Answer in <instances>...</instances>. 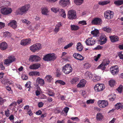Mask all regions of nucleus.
I'll list each match as a JSON object with an SVG mask.
<instances>
[{
  "mask_svg": "<svg viewBox=\"0 0 123 123\" xmlns=\"http://www.w3.org/2000/svg\"><path fill=\"white\" fill-rule=\"evenodd\" d=\"M10 33L8 32H5L4 33V37H8L10 36Z\"/></svg>",
  "mask_w": 123,
  "mask_h": 123,
  "instance_id": "nucleus-48",
  "label": "nucleus"
},
{
  "mask_svg": "<svg viewBox=\"0 0 123 123\" xmlns=\"http://www.w3.org/2000/svg\"><path fill=\"white\" fill-rule=\"evenodd\" d=\"M84 68H89L91 66L88 63H86L84 64Z\"/></svg>",
  "mask_w": 123,
  "mask_h": 123,
  "instance_id": "nucleus-54",
  "label": "nucleus"
},
{
  "mask_svg": "<svg viewBox=\"0 0 123 123\" xmlns=\"http://www.w3.org/2000/svg\"><path fill=\"white\" fill-rule=\"evenodd\" d=\"M109 64V62H106V61H103L102 63L98 67L99 69H100L102 70H104L105 69L106 66L108 65Z\"/></svg>",
  "mask_w": 123,
  "mask_h": 123,
  "instance_id": "nucleus-17",
  "label": "nucleus"
},
{
  "mask_svg": "<svg viewBox=\"0 0 123 123\" xmlns=\"http://www.w3.org/2000/svg\"><path fill=\"white\" fill-rule=\"evenodd\" d=\"M73 43H69L68 45L65 46L64 47V49H66L68 48L71 47L73 45Z\"/></svg>",
  "mask_w": 123,
  "mask_h": 123,
  "instance_id": "nucleus-46",
  "label": "nucleus"
},
{
  "mask_svg": "<svg viewBox=\"0 0 123 123\" xmlns=\"http://www.w3.org/2000/svg\"><path fill=\"white\" fill-rule=\"evenodd\" d=\"M44 78L46 81L49 82H51L53 79L52 76L50 75H47Z\"/></svg>",
  "mask_w": 123,
  "mask_h": 123,
  "instance_id": "nucleus-30",
  "label": "nucleus"
},
{
  "mask_svg": "<svg viewBox=\"0 0 123 123\" xmlns=\"http://www.w3.org/2000/svg\"><path fill=\"white\" fill-rule=\"evenodd\" d=\"M70 3L69 0H61L59 4L63 7H65Z\"/></svg>",
  "mask_w": 123,
  "mask_h": 123,
  "instance_id": "nucleus-18",
  "label": "nucleus"
},
{
  "mask_svg": "<svg viewBox=\"0 0 123 123\" xmlns=\"http://www.w3.org/2000/svg\"><path fill=\"white\" fill-rule=\"evenodd\" d=\"M22 79L24 80H27L28 78V76L25 74H23L22 76Z\"/></svg>",
  "mask_w": 123,
  "mask_h": 123,
  "instance_id": "nucleus-55",
  "label": "nucleus"
},
{
  "mask_svg": "<svg viewBox=\"0 0 123 123\" xmlns=\"http://www.w3.org/2000/svg\"><path fill=\"white\" fill-rule=\"evenodd\" d=\"M110 2L109 0H105L103 1H100L98 2L99 5H104L109 3Z\"/></svg>",
  "mask_w": 123,
  "mask_h": 123,
  "instance_id": "nucleus-34",
  "label": "nucleus"
},
{
  "mask_svg": "<svg viewBox=\"0 0 123 123\" xmlns=\"http://www.w3.org/2000/svg\"><path fill=\"white\" fill-rule=\"evenodd\" d=\"M0 11L3 15H7L11 13L12 12V10L10 8H3L1 9Z\"/></svg>",
  "mask_w": 123,
  "mask_h": 123,
  "instance_id": "nucleus-8",
  "label": "nucleus"
},
{
  "mask_svg": "<svg viewBox=\"0 0 123 123\" xmlns=\"http://www.w3.org/2000/svg\"><path fill=\"white\" fill-rule=\"evenodd\" d=\"M104 17L106 18L109 19L113 17L114 13L111 11L107 10L104 12Z\"/></svg>",
  "mask_w": 123,
  "mask_h": 123,
  "instance_id": "nucleus-9",
  "label": "nucleus"
},
{
  "mask_svg": "<svg viewBox=\"0 0 123 123\" xmlns=\"http://www.w3.org/2000/svg\"><path fill=\"white\" fill-rule=\"evenodd\" d=\"M79 23L80 24H81L83 25H85L86 24V21L84 20L80 21L79 22Z\"/></svg>",
  "mask_w": 123,
  "mask_h": 123,
  "instance_id": "nucleus-61",
  "label": "nucleus"
},
{
  "mask_svg": "<svg viewBox=\"0 0 123 123\" xmlns=\"http://www.w3.org/2000/svg\"><path fill=\"white\" fill-rule=\"evenodd\" d=\"M100 79V77L97 75H95L93 78V80L94 82H96L99 80Z\"/></svg>",
  "mask_w": 123,
  "mask_h": 123,
  "instance_id": "nucleus-41",
  "label": "nucleus"
},
{
  "mask_svg": "<svg viewBox=\"0 0 123 123\" xmlns=\"http://www.w3.org/2000/svg\"><path fill=\"white\" fill-rule=\"evenodd\" d=\"M98 104L99 106L101 108H105L108 105V102L105 100H99L98 102Z\"/></svg>",
  "mask_w": 123,
  "mask_h": 123,
  "instance_id": "nucleus-13",
  "label": "nucleus"
},
{
  "mask_svg": "<svg viewBox=\"0 0 123 123\" xmlns=\"http://www.w3.org/2000/svg\"><path fill=\"white\" fill-rule=\"evenodd\" d=\"M86 83V81L85 80H81L80 82L77 85L78 88H82L85 86Z\"/></svg>",
  "mask_w": 123,
  "mask_h": 123,
  "instance_id": "nucleus-21",
  "label": "nucleus"
},
{
  "mask_svg": "<svg viewBox=\"0 0 123 123\" xmlns=\"http://www.w3.org/2000/svg\"><path fill=\"white\" fill-rule=\"evenodd\" d=\"M7 48V43L4 42L0 44V49L2 50L6 49Z\"/></svg>",
  "mask_w": 123,
  "mask_h": 123,
  "instance_id": "nucleus-25",
  "label": "nucleus"
},
{
  "mask_svg": "<svg viewBox=\"0 0 123 123\" xmlns=\"http://www.w3.org/2000/svg\"><path fill=\"white\" fill-rule=\"evenodd\" d=\"M31 40L30 38L23 39L21 41L20 44L23 46H25L31 43Z\"/></svg>",
  "mask_w": 123,
  "mask_h": 123,
  "instance_id": "nucleus-16",
  "label": "nucleus"
},
{
  "mask_svg": "<svg viewBox=\"0 0 123 123\" xmlns=\"http://www.w3.org/2000/svg\"><path fill=\"white\" fill-rule=\"evenodd\" d=\"M5 114L7 117L9 116L10 115L9 111L8 109H7L5 111Z\"/></svg>",
  "mask_w": 123,
  "mask_h": 123,
  "instance_id": "nucleus-50",
  "label": "nucleus"
},
{
  "mask_svg": "<svg viewBox=\"0 0 123 123\" xmlns=\"http://www.w3.org/2000/svg\"><path fill=\"white\" fill-rule=\"evenodd\" d=\"M47 98V96L44 94L41 95L40 98L41 99H46Z\"/></svg>",
  "mask_w": 123,
  "mask_h": 123,
  "instance_id": "nucleus-62",
  "label": "nucleus"
},
{
  "mask_svg": "<svg viewBox=\"0 0 123 123\" xmlns=\"http://www.w3.org/2000/svg\"><path fill=\"white\" fill-rule=\"evenodd\" d=\"M34 76H39L40 75L39 73L37 71H33Z\"/></svg>",
  "mask_w": 123,
  "mask_h": 123,
  "instance_id": "nucleus-63",
  "label": "nucleus"
},
{
  "mask_svg": "<svg viewBox=\"0 0 123 123\" xmlns=\"http://www.w3.org/2000/svg\"><path fill=\"white\" fill-rule=\"evenodd\" d=\"M116 108L117 109H122L123 108V105L120 103H117L116 105Z\"/></svg>",
  "mask_w": 123,
  "mask_h": 123,
  "instance_id": "nucleus-39",
  "label": "nucleus"
},
{
  "mask_svg": "<svg viewBox=\"0 0 123 123\" xmlns=\"http://www.w3.org/2000/svg\"><path fill=\"white\" fill-rule=\"evenodd\" d=\"M84 0H74V3L77 5H81L83 2Z\"/></svg>",
  "mask_w": 123,
  "mask_h": 123,
  "instance_id": "nucleus-38",
  "label": "nucleus"
},
{
  "mask_svg": "<svg viewBox=\"0 0 123 123\" xmlns=\"http://www.w3.org/2000/svg\"><path fill=\"white\" fill-rule=\"evenodd\" d=\"M73 57L76 59L82 61L84 59V57L80 54L78 53H74L73 55Z\"/></svg>",
  "mask_w": 123,
  "mask_h": 123,
  "instance_id": "nucleus-22",
  "label": "nucleus"
},
{
  "mask_svg": "<svg viewBox=\"0 0 123 123\" xmlns=\"http://www.w3.org/2000/svg\"><path fill=\"white\" fill-rule=\"evenodd\" d=\"M103 29L104 31L108 33H110L112 31L111 29L109 27L107 26L104 27Z\"/></svg>",
  "mask_w": 123,
  "mask_h": 123,
  "instance_id": "nucleus-36",
  "label": "nucleus"
},
{
  "mask_svg": "<svg viewBox=\"0 0 123 123\" xmlns=\"http://www.w3.org/2000/svg\"><path fill=\"white\" fill-rule=\"evenodd\" d=\"M59 9V8H58L52 7L51 8V11L55 13H56L58 12Z\"/></svg>",
  "mask_w": 123,
  "mask_h": 123,
  "instance_id": "nucleus-42",
  "label": "nucleus"
},
{
  "mask_svg": "<svg viewBox=\"0 0 123 123\" xmlns=\"http://www.w3.org/2000/svg\"><path fill=\"white\" fill-rule=\"evenodd\" d=\"M30 7L29 4L26 5L22 6L21 7L18 8L17 10L16 14L17 15H22L27 11Z\"/></svg>",
  "mask_w": 123,
  "mask_h": 123,
  "instance_id": "nucleus-1",
  "label": "nucleus"
},
{
  "mask_svg": "<svg viewBox=\"0 0 123 123\" xmlns=\"http://www.w3.org/2000/svg\"><path fill=\"white\" fill-rule=\"evenodd\" d=\"M91 33L93 35V36L96 37L98 36L99 32L98 30L95 29L94 30L91 31Z\"/></svg>",
  "mask_w": 123,
  "mask_h": 123,
  "instance_id": "nucleus-28",
  "label": "nucleus"
},
{
  "mask_svg": "<svg viewBox=\"0 0 123 123\" xmlns=\"http://www.w3.org/2000/svg\"><path fill=\"white\" fill-rule=\"evenodd\" d=\"M103 47L100 46L98 45L97 47L94 48V49L96 50H99L101 49Z\"/></svg>",
  "mask_w": 123,
  "mask_h": 123,
  "instance_id": "nucleus-64",
  "label": "nucleus"
},
{
  "mask_svg": "<svg viewBox=\"0 0 123 123\" xmlns=\"http://www.w3.org/2000/svg\"><path fill=\"white\" fill-rule=\"evenodd\" d=\"M48 95L50 96H54L55 94V93L53 91L51 90H49L48 92Z\"/></svg>",
  "mask_w": 123,
  "mask_h": 123,
  "instance_id": "nucleus-43",
  "label": "nucleus"
},
{
  "mask_svg": "<svg viewBox=\"0 0 123 123\" xmlns=\"http://www.w3.org/2000/svg\"><path fill=\"white\" fill-rule=\"evenodd\" d=\"M71 119L74 121H78L80 120L77 117H72L71 118Z\"/></svg>",
  "mask_w": 123,
  "mask_h": 123,
  "instance_id": "nucleus-53",
  "label": "nucleus"
},
{
  "mask_svg": "<svg viewBox=\"0 0 123 123\" xmlns=\"http://www.w3.org/2000/svg\"><path fill=\"white\" fill-rule=\"evenodd\" d=\"M96 42V40L93 39L92 37L88 38L85 41L86 44L88 46L92 45H94Z\"/></svg>",
  "mask_w": 123,
  "mask_h": 123,
  "instance_id": "nucleus-12",
  "label": "nucleus"
},
{
  "mask_svg": "<svg viewBox=\"0 0 123 123\" xmlns=\"http://www.w3.org/2000/svg\"><path fill=\"white\" fill-rule=\"evenodd\" d=\"M114 3L117 6H119L123 4V0H118L114 2Z\"/></svg>",
  "mask_w": 123,
  "mask_h": 123,
  "instance_id": "nucleus-37",
  "label": "nucleus"
},
{
  "mask_svg": "<svg viewBox=\"0 0 123 123\" xmlns=\"http://www.w3.org/2000/svg\"><path fill=\"white\" fill-rule=\"evenodd\" d=\"M56 58V56L53 53L48 54L43 58V60L46 61H53Z\"/></svg>",
  "mask_w": 123,
  "mask_h": 123,
  "instance_id": "nucleus-2",
  "label": "nucleus"
},
{
  "mask_svg": "<svg viewBox=\"0 0 123 123\" xmlns=\"http://www.w3.org/2000/svg\"><path fill=\"white\" fill-rule=\"evenodd\" d=\"M99 38L100 44L101 45L105 44L107 41V37L103 33H101L99 37Z\"/></svg>",
  "mask_w": 123,
  "mask_h": 123,
  "instance_id": "nucleus-10",
  "label": "nucleus"
},
{
  "mask_svg": "<svg viewBox=\"0 0 123 123\" xmlns=\"http://www.w3.org/2000/svg\"><path fill=\"white\" fill-rule=\"evenodd\" d=\"M101 56V55L100 54H98L97 56H95L94 57V60L96 61H97L98 59Z\"/></svg>",
  "mask_w": 123,
  "mask_h": 123,
  "instance_id": "nucleus-59",
  "label": "nucleus"
},
{
  "mask_svg": "<svg viewBox=\"0 0 123 123\" xmlns=\"http://www.w3.org/2000/svg\"><path fill=\"white\" fill-rule=\"evenodd\" d=\"M103 117L102 113H98L97 114L96 118L98 120L100 121L102 118Z\"/></svg>",
  "mask_w": 123,
  "mask_h": 123,
  "instance_id": "nucleus-35",
  "label": "nucleus"
},
{
  "mask_svg": "<svg viewBox=\"0 0 123 123\" xmlns=\"http://www.w3.org/2000/svg\"><path fill=\"white\" fill-rule=\"evenodd\" d=\"M6 99H3L1 97H0V105H2L4 102L6 101Z\"/></svg>",
  "mask_w": 123,
  "mask_h": 123,
  "instance_id": "nucleus-52",
  "label": "nucleus"
},
{
  "mask_svg": "<svg viewBox=\"0 0 123 123\" xmlns=\"http://www.w3.org/2000/svg\"><path fill=\"white\" fill-rule=\"evenodd\" d=\"M105 88V86L103 84L98 83L95 85L94 87L95 91L97 92L102 91Z\"/></svg>",
  "mask_w": 123,
  "mask_h": 123,
  "instance_id": "nucleus-6",
  "label": "nucleus"
},
{
  "mask_svg": "<svg viewBox=\"0 0 123 123\" xmlns=\"http://www.w3.org/2000/svg\"><path fill=\"white\" fill-rule=\"evenodd\" d=\"M110 38L111 41L112 42H116L119 40L118 37L116 36L113 35L110 36Z\"/></svg>",
  "mask_w": 123,
  "mask_h": 123,
  "instance_id": "nucleus-24",
  "label": "nucleus"
},
{
  "mask_svg": "<svg viewBox=\"0 0 123 123\" xmlns=\"http://www.w3.org/2000/svg\"><path fill=\"white\" fill-rule=\"evenodd\" d=\"M92 23L93 25H99L102 23V20L99 18H95L92 20Z\"/></svg>",
  "mask_w": 123,
  "mask_h": 123,
  "instance_id": "nucleus-15",
  "label": "nucleus"
},
{
  "mask_svg": "<svg viewBox=\"0 0 123 123\" xmlns=\"http://www.w3.org/2000/svg\"><path fill=\"white\" fill-rule=\"evenodd\" d=\"M55 83L57 84L58 83L62 85H64L65 84V83L61 80H57L55 82Z\"/></svg>",
  "mask_w": 123,
  "mask_h": 123,
  "instance_id": "nucleus-45",
  "label": "nucleus"
},
{
  "mask_svg": "<svg viewBox=\"0 0 123 123\" xmlns=\"http://www.w3.org/2000/svg\"><path fill=\"white\" fill-rule=\"evenodd\" d=\"M76 48L77 50L80 51L82 50L83 47L80 43L79 42L77 43Z\"/></svg>",
  "mask_w": 123,
  "mask_h": 123,
  "instance_id": "nucleus-33",
  "label": "nucleus"
},
{
  "mask_svg": "<svg viewBox=\"0 0 123 123\" xmlns=\"http://www.w3.org/2000/svg\"><path fill=\"white\" fill-rule=\"evenodd\" d=\"M41 48V45L39 43H37L34 44L30 47V50L33 52L39 50Z\"/></svg>",
  "mask_w": 123,
  "mask_h": 123,
  "instance_id": "nucleus-7",
  "label": "nucleus"
},
{
  "mask_svg": "<svg viewBox=\"0 0 123 123\" xmlns=\"http://www.w3.org/2000/svg\"><path fill=\"white\" fill-rule=\"evenodd\" d=\"M31 82L29 81L27 82L26 83L25 85V86L27 88H30V87H31Z\"/></svg>",
  "mask_w": 123,
  "mask_h": 123,
  "instance_id": "nucleus-49",
  "label": "nucleus"
},
{
  "mask_svg": "<svg viewBox=\"0 0 123 123\" xmlns=\"http://www.w3.org/2000/svg\"><path fill=\"white\" fill-rule=\"evenodd\" d=\"M59 30V28L55 26V28L53 31V32L55 33H57Z\"/></svg>",
  "mask_w": 123,
  "mask_h": 123,
  "instance_id": "nucleus-60",
  "label": "nucleus"
},
{
  "mask_svg": "<svg viewBox=\"0 0 123 123\" xmlns=\"http://www.w3.org/2000/svg\"><path fill=\"white\" fill-rule=\"evenodd\" d=\"M68 16L70 19L73 20L76 18L77 17L76 11L73 10H69L68 11Z\"/></svg>",
  "mask_w": 123,
  "mask_h": 123,
  "instance_id": "nucleus-4",
  "label": "nucleus"
},
{
  "mask_svg": "<svg viewBox=\"0 0 123 123\" xmlns=\"http://www.w3.org/2000/svg\"><path fill=\"white\" fill-rule=\"evenodd\" d=\"M10 4L9 2H6L3 0H1L0 2V5L1 6H9Z\"/></svg>",
  "mask_w": 123,
  "mask_h": 123,
  "instance_id": "nucleus-29",
  "label": "nucleus"
},
{
  "mask_svg": "<svg viewBox=\"0 0 123 123\" xmlns=\"http://www.w3.org/2000/svg\"><path fill=\"white\" fill-rule=\"evenodd\" d=\"M22 21L23 23H25L28 25L30 23V22L29 21L26 19H22Z\"/></svg>",
  "mask_w": 123,
  "mask_h": 123,
  "instance_id": "nucleus-51",
  "label": "nucleus"
},
{
  "mask_svg": "<svg viewBox=\"0 0 123 123\" xmlns=\"http://www.w3.org/2000/svg\"><path fill=\"white\" fill-rule=\"evenodd\" d=\"M123 86L121 85L118 88L117 90L119 92H122L123 89Z\"/></svg>",
  "mask_w": 123,
  "mask_h": 123,
  "instance_id": "nucleus-56",
  "label": "nucleus"
},
{
  "mask_svg": "<svg viewBox=\"0 0 123 123\" xmlns=\"http://www.w3.org/2000/svg\"><path fill=\"white\" fill-rule=\"evenodd\" d=\"M71 30H77L79 29L78 26L75 25H71Z\"/></svg>",
  "mask_w": 123,
  "mask_h": 123,
  "instance_id": "nucleus-44",
  "label": "nucleus"
},
{
  "mask_svg": "<svg viewBox=\"0 0 123 123\" xmlns=\"http://www.w3.org/2000/svg\"><path fill=\"white\" fill-rule=\"evenodd\" d=\"M92 77V74L88 71H87L85 74L84 77L86 79H89Z\"/></svg>",
  "mask_w": 123,
  "mask_h": 123,
  "instance_id": "nucleus-27",
  "label": "nucleus"
},
{
  "mask_svg": "<svg viewBox=\"0 0 123 123\" xmlns=\"http://www.w3.org/2000/svg\"><path fill=\"white\" fill-rule=\"evenodd\" d=\"M69 109V108L66 107L64 108L63 111L65 113H66L67 114L68 113V111Z\"/></svg>",
  "mask_w": 123,
  "mask_h": 123,
  "instance_id": "nucleus-58",
  "label": "nucleus"
},
{
  "mask_svg": "<svg viewBox=\"0 0 123 123\" xmlns=\"http://www.w3.org/2000/svg\"><path fill=\"white\" fill-rule=\"evenodd\" d=\"M110 71L111 74L113 75L117 74L119 71V69L117 66H112L110 68Z\"/></svg>",
  "mask_w": 123,
  "mask_h": 123,
  "instance_id": "nucleus-14",
  "label": "nucleus"
},
{
  "mask_svg": "<svg viewBox=\"0 0 123 123\" xmlns=\"http://www.w3.org/2000/svg\"><path fill=\"white\" fill-rule=\"evenodd\" d=\"M115 81L113 80H111L109 82V84L111 87H113L115 85Z\"/></svg>",
  "mask_w": 123,
  "mask_h": 123,
  "instance_id": "nucleus-40",
  "label": "nucleus"
},
{
  "mask_svg": "<svg viewBox=\"0 0 123 123\" xmlns=\"http://www.w3.org/2000/svg\"><path fill=\"white\" fill-rule=\"evenodd\" d=\"M49 12L48 8L46 7H44L41 8V12L42 14L47 15Z\"/></svg>",
  "mask_w": 123,
  "mask_h": 123,
  "instance_id": "nucleus-20",
  "label": "nucleus"
},
{
  "mask_svg": "<svg viewBox=\"0 0 123 123\" xmlns=\"http://www.w3.org/2000/svg\"><path fill=\"white\" fill-rule=\"evenodd\" d=\"M41 65L40 64L38 63H36L30 65L29 68L31 69H36L38 68Z\"/></svg>",
  "mask_w": 123,
  "mask_h": 123,
  "instance_id": "nucleus-23",
  "label": "nucleus"
},
{
  "mask_svg": "<svg viewBox=\"0 0 123 123\" xmlns=\"http://www.w3.org/2000/svg\"><path fill=\"white\" fill-rule=\"evenodd\" d=\"M36 82H37L38 84L40 86H43L45 83L44 80L39 77L37 79Z\"/></svg>",
  "mask_w": 123,
  "mask_h": 123,
  "instance_id": "nucleus-26",
  "label": "nucleus"
},
{
  "mask_svg": "<svg viewBox=\"0 0 123 123\" xmlns=\"http://www.w3.org/2000/svg\"><path fill=\"white\" fill-rule=\"evenodd\" d=\"M62 70L66 74H68L72 72V68L71 65L68 64H66L63 67Z\"/></svg>",
  "mask_w": 123,
  "mask_h": 123,
  "instance_id": "nucleus-3",
  "label": "nucleus"
},
{
  "mask_svg": "<svg viewBox=\"0 0 123 123\" xmlns=\"http://www.w3.org/2000/svg\"><path fill=\"white\" fill-rule=\"evenodd\" d=\"M58 12H59L61 16L62 17L64 18H65L66 17V15L65 14V11L63 9H59Z\"/></svg>",
  "mask_w": 123,
  "mask_h": 123,
  "instance_id": "nucleus-32",
  "label": "nucleus"
},
{
  "mask_svg": "<svg viewBox=\"0 0 123 123\" xmlns=\"http://www.w3.org/2000/svg\"><path fill=\"white\" fill-rule=\"evenodd\" d=\"M17 22L14 20L11 21L8 24V25L12 27L14 29H16L17 27Z\"/></svg>",
  "mask_w": 123,
  "mask_h": 123,
  "instance_id": "nucleus-19",
  "label": "nucleus"
},
{
  "mask_svg": "<svg viewBox=\"0 0 123 123\" xmlns=\"http://www.w3.org/2000/svg\"><path fill=\"white\" fill-rule=\"evenodd\" d=\"M79 78L77 77L73 78L71 80V82L72 84H76L79 81Z\"/></svg>",
  "mask_w": 123,
  "mask_h": 123,
  "instance_id": "nucleus-31",
  "label": "nucleus"
},
{
  "mask_svg": "<svg viewBox=\"0 0 123 123\" xmlns=\"http://www.w3.org/2000/svg\"><path fill=\"white\" fill-rule=\"evenodd\" d=\"M16 59L13 56H11L8 57L7 59H6L4 61V64L8 66L12 62L15 61Z\"/></svg>",
  "mask_w": 123,
  "mask_h": 123,
  "instance_id": "nucleus-5",
  "label": "nucleus"
},
{
  "mask_svg": "<svg viewBox=\"0 0 123 123\" xmlns=\"http://www.w3.org/2000/svg\"><path fill=\"white\" fill-rule=\"evenodd\" d=\"M119 57L121 59H123V54H122V52H120L118 53Z\"/></svg>",
  "mask_w": 123,
  "mask_h": 123,
  "instance_id": "nucleus-57",
  "label": "nucleus"
},
{
  "mask_svg": "<svg viewBox=\"0 0 123 123\" xmlns=\"http://www.w3.org/2000/svg\"><path fill=\"white\" fill-rule=\"evenodd\" d=\"M94 100L92 99H90L88 100H87L86 101V103L87 104H91L93 103L94 102Z\"/></svg>",
  "mask_w": 123,
  "mask_h": 123,
  "instance_id": "nucleus-47",
  "label": "nucleus"
},
{
  "mask_svg": "<svg viewBox=\"0 0 123 123\" xmlns=\"http://www.w3.org/2000/svg\"><path fill=\"white\" fill-rule=\"evenodd\" d=\"M41 59V58L37 55H32L30 56L29 61L31 62H38Z\"/></svg>",
  "mask_w": 123,
  "mask_h": 123,
  "instance_id": "nucleus-11",
  "label": "nucleus"
}]
</instances>
